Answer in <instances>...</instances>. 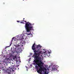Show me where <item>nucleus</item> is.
Here are the masks:
<instances>
[{
  "instance_id": "20e7f679",
  "label": "nucleus",
  "mask_w": 74,
  "mask_h": 74,
  "mask_svg": "<svg viewBox=\"0 0 74 74\" xmlns=\"http://www.w3.org/2000/svg\"><path fill=\"white\" fill-rule=\"evenodd\" d=\"M14 46H15L16 48L14 50V51H12V52L13 53H15V52L16 53V51H17V50L16 49H17V50H19V49L18 47L19 46V45H17V46L14 45Z\"/></svg>"
},
{
  "instance_id": "6e6552de",
  "label": "nucleus",
  "mask_w": 74,
  "mask_h": 74,
  "mask_svg": "<svg viewBox=\"0 0 74 74\" xmlns=\"http://www.w3.org/2000/svg\"><path fill=\"white\" fill-rule=\"evenodd\" d=\"M14 38H15L14 37H13L12 38V40L11 42V43L10 44V46H11V44H12V42L13 40H14Z\"/></svg>"
},
{
  "instance_id": "dca6fc26",
  "label": "nucleus",
  "mask_w": 74,
  "mask_h": 74,
  "mask_svg": "<svg viewBox=\"0 0 74 74\" xmlns=\"http://www.w3.org/2000/svg\"><path fill=\"white\" fill-rule=\"evenodd\" d=\"M16 53H19V51H17Z\"/></svg>"
},
{
  "instance_id": "412c9836",
  "label": "nucleus",
  "mask_w": 74,
  "mask_h": 74,
  "mask_svg": "<svg viewBox=\"0 0 74 74\" xmlns=\"http://www.w3.org/2000/svg\"><path fill=\"white\" fill-rule=\"evenodd\" d=\"M23 1H24V0H23Z\"/></svg>"
},
{
  "instance_id": "2eb2a0df",
  "label": "nucleus",
  "mask_w": 74,
  "mask_h": 74,
  "mask_svg": "<svg viewBox=\"0 0 74 74\" xmlns=\"http://www.w3.org/2000/svg\"><path fill=\"white\" fill-rule=\"evenodd\" d=\"M5 66H8V65L7 64V63H6L5 64Z\"/></svg>"
},
{
  "instance_id": "4be33fe9",
  "label": "nucleus",
  "mask_w": 74,
  "mask_h": 74,
  "mask_svg": "<svg viewBox=\"0 0 74 74\" xmlns=\"http://www.w3.org/2000/svg\"><path fill=\"white\" fill-rule=\"evenodd\" d=\"M45 52H46V51H45Z\"/></svg>"
},
{
  "instance_id": "4468645a",
  "label": "nucleus",
  "mask_w": 74,
  "mask_h": 74,
  "mask_svg": "<svg viewBox=\"0 0 74 74\" xmlns=\"http://www.w3.org/2000/svg\"><path fill=\"white\" fill-rule=\"evenodd\" d=\"M8 59H8V58H5V60H8Z\"/></svg>"
},
{
  "instance_id": "0eeeda50",
  "label": "nucleus",
  "mask_w": 74,
  "mask_h": 74,
  "mask_svg": "<svg viewBox=\"0 0 74 74\" xmlns=\"http://www.w3.org/2000/svg\"><path fill=\"white\" fill-rule=\"evenodd\" d=\"M57 70V69H56V68H52L51 69V71H56Z\"/></svg>"
},
{
  "instance_id": "9b49d317",
  "label": "nucleus",
  "mask_w": 74,
  "mask_h": 74,
  "mask_svg": "<svg viewBox=\"0 0 74 74\" xmlns=\"http://www.w3.org/2000/svg\"><path fill=\"white\" fill-rule=\"evenodd\" d=\"M27 35H30V36H32V34H31V33H29V34H27Z\"/></svg>"
},
{
  "instance_id": "f8f14e48",
  "label": "nucleus",
  "mask_w": 74,
  "mask_h": 74,
  "mask_svg": "<svg viewBox=\"0 0 74 74\" xmlns=\"http://www.w3.org/2000/svg\"><path fill=\"white\" fill-rule=\"evenodd\" d=\"M45 74H48V72L47 73V72H45Z\"/></svg>"
},
{
  "instance_id": "f03ea898",
  "label": "nucleus",
  "mask_w": 74,
  "mask_h": 74,
  "mask_svg": "<svg viewBox=\"0 0 74 74\" xmlns=\"http://www.w3.org/2000/svg\"><path fill=\"white\" fill-rule=\"evenodd\" d=\"M23 22H25V28L26 30V31L27 32H30V30H32V29H33V26H32V24L30 23L29 22H26V21H24V19H25V18H23Z\"/></svg>"
},
{
  "instance_id": "f3484780",
  "label": "nucleus",
  "mask_w": 74,
  "mask_h": 74,
  "mask_svg": "<svg viewBox=\"0 0 74 74\" xmlns=\"http://www.w3.org/2000/svg\"><path fill=\"white\" fill-rule=\"evenodd\" d=\"M49 53H50V52H49Z\"/></svg>"
},
{
  "instance_id": "39448f33",
  "label": "nucleus",
  "mask_w": 74,
  "mask_h": 74,
  "mask_svg": "<svg viewBox=\"0 0 74 74\" xmlns=\"http://www.w3.org/2000/svg\"><path fill=\"white\" fill-rule=\"evenodd\" d=\"M5 67H2V70L3 71H4V73H5V72L7 70V69L5 70Z\"/></svg>"
},
{
  "instance_id": "1a4fd4ad",
  "label": "nucleus",
  "mask_w": 74,
  "mask_h": 74,
  "mask_svg": "<svg viewBox=\"0 0 74 74\" xmlns=\"http://www.w3.org/2000/svg\"><path fill=\"white\" fill-rule=\"evenodd\" d=\"M21 37H22L21 39V40H23L24 39V38H23V35H21Z\"/></svg>"
},
{
  "instance_id": "aec40b11",
  "label": "nucleus",
  "mask_w": 74,
  "mask_h": 74,
  "mask_svg": "<svg viewBox=\"0 0 74 74\" xmlns=\"http://www.w3.org/2000/svg\"><path fill=\"white\" fill-rule=\"evenodd\" d=\"M19 58H20V57H19Z\"/></svg>"
},
{
  "instance_id": "6ab92c4d",
  "label": "nucleus",
  "mask_w": 74,
  "mask_h": 74,
  "mask_svg": "<svg viewBox=\"0 0 74 74\" xmlns=\"http://www.w3.org/2000/svg\"><path fill=\"white\" fill-rule=\"evenodd\" d=\"M12 64H13V63L12 62Z\"/></svg>"
},
{
  "instance_id": "f257e3e1",
  "label": "nucleus",
  "mask_w": 74,
  "mask_h": 74,
  "mask_svg": "<svg viewBox=\"0 0 74 74\" xmlns=\"http://www.w3.org/2000/svg\"><path fill=\"white\" fill-rule=\"evenodd\" d=\"M35 43L33 44L32 49L34 51V54L33 55L35 59L34 60L33 64L35 65L36 64L35 68L36 69V71L38 73H41L44 70H46V69L44 67L43 65L44 63L41 60V51L40 49V45H37L35 47Z\"/></svg>"
},
{
  "instance_id": "7ed1b4c3",
  "label": "nucleus",
  "mask_w": 74,
  "mask_h": 74,
  "mask_svg": "<svg viewBox=\"0 0 74 74\" xmlns=\"http://www.w3.org/2000/svg\"><path fill=\"white\" fill-rule=\"evenodd\" d=\"M14 66L11 65V66L9 67V68L7 69L6 71H5V73H8V74H11V71H14V70H13L14 69Z\"/></svg>"
},
{
  "instance_id": "9d476101",
  "label": "nucleus",
  "mask_w": 74,
  "mask_h": 74,
  "mask_svg": "<svg viewBox=\"0 0 74 74\" xmlns=\"http://www.w3.org/2000/svg\"><path fill=\"white\" fill-rule=\"evenodd\" d=\"M25 43H26V42H25V41H23L22 42V44H25Z\"/></svg>"
},
{
  "instance_id": "a211bd4d",
  "label": "nucleus",
  "mask_w": 74,
  "mask_h": 74,
  "mask_svg": "<svg viewBox=\"0 0 74 74\" xmlns=\"http://www.w3.org/2000/svg\"><path fill=\"white\" fill-rule=\"evenodd\" d=\"M16 62H18V60H17V61H16Z\"/></svg>"
},
{
  "instance_id": "ddd939ff",
  "label": "nucleus",
  "mask_w": 74,
  "mask_h": 74,
  "mask_svg": "<svg viewBox=\"0 0 74 74\" xmlns=\"http://www.w3.org/2000/svg\"><path fill=\"white\" fill-rule=\"evenodd\" d=\"M13 59L14 60H16V57L13 58Z\"/></svg>"
},
{
  "instance_id": "423d86ee",
  "label": "nucleus",
  "mask_w": 74,
  "mask_h": 74,
  "mask_svg": "<svg viewBox=\"0 0 74 74\" xmlns=\"http://www.w3.org/2000/svg\"><path fill=\"white\" fill-rule=\"evenodd\" d=\"M17 22H18V23H22L23 24H25V23H24L22 21H17Z\"/></svg>"
}]
</instances>
